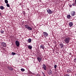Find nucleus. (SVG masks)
Returning a JSON list of instances; mask_svg holds the SVG:
<instances>
[{
  "label": "nucleus",
  "mask_w": 76,
  "mask_h": 76,
  "mask_svg": "<svg viewBox=\"0 0 76 76\" xmlns=\"http://www.w3.org/2000/svg\"><path fill=\"white\" fill-rule=\"evenodd\" d=\"M57 66L56 65H54V68H55V69H56V68H57Z\"/></svg>",
  "instance_id": "b1692460"
},
{
  "label": "nucleus",
  "mask_w": 76,
  "mask_h": 76,
  "mask_svg": "<svg viewBox=\"0 0 76 76\" xmlns=\"http://www.w3.org/2000/svg\"><path fill=\"white\" fill-rule=\"evenodd\" d=\"M2 47H6V44L5 42H2Z\"/></svg>",
  "instance_id": "6e6552de"
},
{
  "label": "nucleus",
  "mask_w": 76,
  "mask_h": 76,
  "mask_svg": "<svg viewBox=\"0 0 76 76\" xmlns=\"http://www.w3.org/2000/svg\"><path fill=\"white\" fill-rule=\"evenodd\" d=\"M1 33H2V34H3V33H4V31H3V30H1Z\"/></svg>",
  "instance_id": "393cba45"
},
{
  "label": "nucleus",
  "mask_w": 76,
  "mask_h": 76,
  "mask_svg": "<svg viewBox=\"0 0 76 76\" xmlns=\"http://www.w3.org/2000/svg\"><path fill=\"white\" fill-rule=\"evenodd\" d=\"M70 37L66 38L65 37L63 38V40L66 44H69V42H70Z\"/></svg>",
  "instance_id": "f257e3e1"
},
{
  "label": "nucleus",
  "mask_w": 76,
  "mask_h": 76,
  "mask_svg": "<svg viewBox=\"0 0 76 76\" xmlns=\"http://www.w3.org/2000/svg\"><path fill=\"white\" fill-rule=\"evenodd\" d=\"M11 54L12 56H14V55H15V54H16V53L15 52H12Z\"/></svg>",
  "instance_id": "aec40b11"
},
{
  "label": "nucleus",
  "mask_w": 76,
  "mask_h": 76,
  "mask_svg": "<svg viewBox=\"0 0 76 76\" xmlns=\"http://www.w3.org/2000/svg\"><path fill=\"white\" fill-rule=\"evenodd\" d=\"M74 62H76V58H75L74 59Z\"/></svg>",
  "instance_id": "cd10ccee"
},
{
  "label": "nucleus",
  "mask_w": 76,
  "mask_h": 76,
  "mask_svg": "<svg viewBox=\"0 0 76 76\" xmlns=\"http://www.w3.org/2000/svg\"><path fill=\"white\" fill-rule=\"evenodd\" d=\"M42 66V68L44 70H47V66H46V65H45V64H43Z\"/></svg>",
  "instance_id": "39448f33"
},
{
  "label": "nucleus",
  "mask_w": 76,
  "mask_h": 76,
  "mask_svg": "<svg viewBox=\"0 0 76 76\" xmlns=\"http://www.w3.org/2000/svg\"><path fill=\"white\" fill-rule=\"evenodd\" d=\"M27 29H28V30H29V31H31V30H32V28H31V27L29 26L28 27Z\"/></svg>",
  "instance_id": "2eb2a0df"
},
{
  "label": "nucleus",
  "mask_w": 76,
  "mask_h": 76,
  "mask_svg": "<svg viewBox=\"0 0 76 76\" xmlns=\"http://www.w3.org/2000/svg\"><path fill=\"white\" fill-rule=\"evenodd\" d=\"M27 47L29 49H30V50H32V46L29 45L28 46H27Z\"/></svg>",
  "instance_id": "4468645a"
},
{
  "label": "nucleus",
  "mask_w": 76,
  "mask_h": 76,
  "mask_svg": "<svg viewBox=\"0 0 76 76\" xmlns=\"http://www.w3.org/2000/svg\"><path fill=\"white\" fill-rule=\"evenodd\" d=\"M47 12L49 14H52L53 13V11H51L50 9H48L47 10Z\"/></svg>",
  "instance_id": "20e7f679"
},
{
  "label": "nucleus",
  "mask_w": 76,
  "mask_h": 76,
  "mask_svg": "<svg viewBox=\"0 0 76 76\" xmlns=\"http://www.w3.org/2000/svg\"><path fill=\"white\" fill-rule=\"evenodd\" d=\"M48 72V74L49 75H51V74L52 73V71H51V69L49 70Z\"/></svg>",
  "instance_id": "9d476101"
},
{
  "label": "nucleus",
  "mask_w": 76,
  "mask_h": 76,
  "mask_svg": "<svg viewBox=\"0 0 76 76\" xmlns=\"http://www.w3.org/2000/svg\"><path fill=\"white\" fill-rule=\"evenodd\" d=\"M32 41V39H28V42H29V43H30V42H31V41Z\"/></svg>",
  "instance_id": "6ab92c4d"
},
{
  "label": "nucleus",
  "mask_w": 76,
  "mask_h": 76,
  "mask_svg": "<svg viewBox=\"0 0 76 76\" xmlns=\"http://www.w3.org/2000/svg\"><path fill=\"white\" fill-rule=\"evenodd\" d=\"M59 45L61 47L60 48H63V43H60L59 44Z\"/></svg>",
  "instance_id": "ddd939ff"
},
{
  "label": "nucleus",
  "mask_w": 76,
  "mask_h": 76,
  "mask_svg": "<svg viewBox=\"0 0 76 76\" xmlns=\"http://www.w3.org/2000/svg\"><path fill=\"white\" fill-rule=\"evenodd\" d=\"M8 69H9V70H11V71H12V70H13L12 67L10 66L8 67Z\"/></svg>",
  "instance_id": "9b49d317"
},
{
  "label": "nucleus",
  "mask_w": 76,
  "mask_h": 76,
  "mask_svg": "<svg viewBox=\"0 0 76 76\" xmlns=\"http://www.w3.org/2000/svg\"><path fill=\"white\" fill-rule=\"evenodd\" d=\"M76 12L75 11H73L71 12V15L72 16H74L75 15V13Z\"/></svg>",
  "instance_id": "423d86ee"
},
{
  "label": "nucleus",
  "mask_w": 76,
  "mask_h": 76,
  "mask_svg": "<svg viewBox=\"0 0 76 76\" xmlns=\"http://www.w3.org/2000/svg\"><path fill=\"white\" fill-rule=\"evenodd\" d=\"M72 6H76V4H75V3H73L72 4Z\"/></svg>",
  "instance_id": "a878e982"
},
{
  "label": "nucleus",
  "mask_w": 76,
  "mask_h": 76,
  "mask_svg": "<svg viewBox=\"0 0 76 76\" xmlns=\"http://www.w3.org/2000/svg\"><path fill=\"white\" fill-rule=\"evenodd\" d=\"M15 45L17 47H19V45H20V43H19V42L18 40H16L15 41Z\"/></svg>",
  "instance_id": "7ed1b4c3"
},
{
  "label": "nucleus",
  "mask_w": 76,
  "mask_h": 76,
  "mask_svg": "<svg viewBox=\"0 0 76 76\" xmlns=\"http://www.w3.org/2000/svg\"><path fill=\"white\" fill-rule=\"evenodd\" d=\"M29 26L27 24L25 25V27L27 29Z\"/></svg>",
  "instance_id": "a211bd4d"
},
{
  "label": "nucleus",
  "mask_w": 76,
  "mask_h": 76,
  "mask_svg": "<svg viewBox=\"0 0 76 76\" xmlns=\"http://www.w3.org/2000/svg\"><path fill=\"white\" fill-rule=\"evenodd\" d=\"M37 60L39 62H41V61L42 60V58L40 57H38L37 58Z\"/></svg>",
  "instance_id": "f8f14e48"
},
{
  "label": "nucleus",
  "mask_w": 76,
  "mask_h": 76,
  "mask_svg": "<svg viewBox=\"0 0 76 76\" xmlns=\"http://www.w3.org/2000/svg\"><path fill=\"white\" fill-rule=\"evenodd\" d=\"M67 72H69V71H67Z\"/></svg>",
  "instance_id": "7c9ffc66"
},
{
  "label": "nucleus",
  "mask_w": 76,
  "mask_h": 76,
  "mask_svg": "<svg viewBox=\"0 0 76 76\" xmlns=\"http://www.w3.org/2000/svg\"><path fill=\"white\" fill-rule=\"evenodd\" d=\"M37 76H40V75H37Z\"/></svg>",
  "instance_id": "c85d7f7f"
},
{
  "label": "nucleus",
  "mask_w": 76,
  "mask_h": 76,
  "mask_svg": "<svg viewBox=\"0 0 76 76\" xmlns=\"http://www.w3.org/2000/svg\"><path fill=\"white\" fill-rule=\"evenodd\" d=\"M45 65H46V66H47V64H46Z\"/></svg>",
  "instance_id": "c756f323"
},
{
  "label": "nucleus",
  "mask_w": 76,
  "mask_h": 76,
  "mask_svg": "<svg viewBox=\"0 0 76 76\" xmlns=\"http://www.w3.org/2000/svg\"><path fill=\"white\" fill-rule=\"evenodd\" d=\"M43 36L45 37H48V34L46 32H43Z\"/></svg>",
  "instance_id": "f03ea898"
},
{
  "label": "nucleus",
  "mask_w": 76,
  "mask_h": 76,
  "mask_svg": "<svg viewBox=\"0 0 76 76\" xmlns=\"http://www.w3.org/2000/svg\"><path fill=\"white\" fill-rule=\"evenodd\" d=\"M64 76H70V75H69L68 74H65Z\"/></svg>",
  "instance_id": "bb28decb"
},
{
  "label": "nucleus",
  "mask_w": 76,
  "mask_h": 76,
  "mask_svg": "<svg viewBox=\"0 0 76 76\" xmlns=\"http://www.w3.org/2000/svg\"><path fill=\"white\" fill-rule=\"evenodd\" d=\"M21 70L22 72H24V71H25V69L23 68H22L21 69Z\"/></svg>",
  "instance_id": "5701e85b"
},
{
  "label": "nucleus",
  "mask_w": 76,
  "mask_h": 76,
  "mask_svg": "<svg viewBox=\"0 0 76 76\" xmlns=\"http://www.w3.org/2000/svg\"><path fill=\"white\" fill-rule=\"evenodd\" d=\"M40 48L43 49V50H44V48H45V46L43 44H42L41 45H40Z\"/></svg>",
  "instance_id": "0eeeda50"
},
{
  "label": "nucleus",
  "mask_w": 76,
  "mask_h": 76,
  "mask_svg": "<svg viewBox=\"0 0 76 76\" xmlns=\"http://www.w3.org/2000/svg\"><path fill=\"white\" fill-rule=\"evenodd\" d=\"M67 17L68 19H70V14L67 15Z\"/></svg>",
  "instance_id": "f3484780"
},
{
  "label": "nucleus",
  "mask_w": 76,
  "mask_h": 76,
  "mask_svg": "<svg viewBox=\"0 0 76 76\" xmlns=\"http://www.w3.org/2000/svg\"><path fill=\"white\" fill-rule=\"evenodd\" d=\"M73 23L72 22H70L69 23V26H70V27H72V26H73Z\"/></svg>",
  "instance_id": "1a4fd4ad"
},
{
  "label": "nucleus",
  "mask_w": 76,
  "mask_h": 76,
  "mask_svg": "<svg viewBox=\"0 0 76 76\" xmlns=\"http://www.w3.org/2000/svg\"><path fill=\"white\" fill-rule=\"evenodd\" d=\"M5 2L6 4H8V1L7 0H5Z\"/></svg>",
  "instance_id": "412c9836"
},
{
  "label": "nucleus",
  "mask_w": 76,
  "mask_h": 76,
  "mask_svg": "<svg viewBox=\"0 0 76 76\" xmlns=\"http://www.w3.org/2000/svg\"><path fill=\"white\" fill-rule=\"evenodd\" d=\"M7 6L8 7H10V5L8 4H7Z\"/></svg>",
  "instance_id": "4be33fe9"
},
{
  "label": "nucleus",
  "mask_w": 76,
  "mask_h": 76,
  "mask_svg": "<svg viewBox=\"0 0 76 76\" xmlns=\"http://www.w3.org/2000/svg\"><path fill=\"white\" fill-rule=\"evenodd\" d=\"M0 9H1V10H3L4 8V7L3 6H0Z\"/></svg>",
  "instance_id": "dca6fc26"
}]
</instances>
